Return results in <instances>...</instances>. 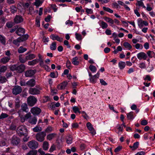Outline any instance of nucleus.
Listing matches in <instances>:
<instances>
[{"label": "nucleus", "instance_id": "nucleus-1", "mask_svg": "<svg viewBox=\"0 0 155 155\" xmlns=\"http://www.w3.org/2000/svg\"><path fill=\"white\" fill-rule=\"evenodd\" d=\"M16 132L19 136H27L28 134L27 127L24 125L19 126L16 130Z\"/></svg>", "mask_w": 155, "mask_h": 155}, {"label": "nucleus", "instance_id": "nucleus-2", "mask_svg": "<svg viewBox=\"0 0 155 155\" xmlns=\"http://www.w3.org/2000/svg\"><path fill=\"white\" fill-rule=\"evenodd\" d=\"M41 90V87L36 86L35 87L30 88L29 90V93L32 95H37L40 94V91Z\"/></svg>", "mask_w": 155, "mask_h": 155}, {"label": "nucleus", "instance_id": "nucleus-3", "mask_svg": "<svg viewBox=\"0 0 155 155\" xmlns=\"http://www.w3.org/2000/svg\"><path fill=\"white\" fill-rule=\"evenodd\" d=\"M46 135L45 132H41L38 133L36 135V139L38 141L41 142L43 141Z\"/></svg>", "mask_w": 155, "mask_h": 155}, {"label": "nucleus", "instance_id": "nucleus-4", "mask_svg": "<svg viewBox=\"0 0 155 155\" xmlns=\"http://www.w3.org/2000/svg\"><path fill=\"white\" fill-rule=\"evenodd\" d=\"M27 103L29 106H33L37 101V98L33 96H29L27 98Z\"/></svg>", "mask_w": 155, "mask_h": 155}, {"label": "nucleus", "instance_id": "nucleus-5", "mask_svg": "<svg viewBox=\"0 0 155 155\" xmlns=\"http://www.w3.org/2000/svg\"><path fill=\"white\" fill-rule=\"evenodd\" d=\"M22 91V87L18 85H15L13 86L12 89V93L15 95H16L20 94Z\"/></svg>", "mask_w": 155, "mask_h": 155}, {"label": "nucleus", "instance_id": "nucleus-6", "mask_svg": "<svg viewBox=\"0 0 155 155\" xmlns=\"http://www.w3.org/2000/svg\"><path fill=\"white\" fill-rule=\"evenodd\" d=\"M28 145L30 149H34L38 147V143L35 140H32L28 142Z\"/></svg>", "mask_w": 155, "mask_h": 155}, {"label": "nucleus", "instance_id": "nucleus-7", "mask_svg": "<svg viewBox=\"0 0 155 155\" xmlns=\"http://www.w3.org/2000/svg\"><path fill=\"white\" fill-rule=\"evenodd\" d=\"M20 142V139L15 135H14L11 139V143L13 145H17Z\"/></svg>", "mask_w": 155, "mask_h": 155}, {"label": "nucleus", "instance_id": "nucleus-8", "mask_svg": "<svg viewBox=\"0 0 155 155\" xmlns=\"http://www.w3.org/2000/svg\"><path fill=\"white\" fill-rule=\"evenodd\" d=\"M31 112L33 115H38L41 112V110L38 107H34L31 108Z\"/></svg>", "mask_w": 155, "mask_h": 155}, {"label": "nucleus", "instance_id": "nucleus-9", "mask_svg": "<svg viewBox=\"0 0 155 155\" xmlns=\"http://www.w3.org/2000/svg\"><path fill=\"white\" fill-rule=\"evenodd\" d=\"M138 25L139 27L141 28L143 26H147L148 25V23L146 21H143L141 18H139L137 20Z\"/></svg>", "mask_w": 155, "mask_h": 155}, {"label": "nucleus", "instance_id": "nucleus-10", "mask_svg": "<svg viewBox=\"0 0 155 155\" xmlns=\"http://www.w3.org/2000/svg\"><path fill=\"white\" fill-rule=\"evenodd\" d=\"M50 38L53 40H56L60 42H62L63 40L62 38L59 37L57 35L51 34L50 36Z\"/></svg>", "mask_w": 155, "mask_h": 155}, {"label": "nucleus", "instance_id": "nucleus-11", "mask_svg": "<svg viewBox=\"0 0 155 155\" xmlns=\"http://www.w3.org/2000/svg\"><path fill=\"white\" fill-rule=\"evenodd\" d=\"M137 57L140 60L142 59L145 60L147 57V54L143 52H141L138 54L137 55Z\"/></svg>", "mask_w": 155, "mask_h": 155}, {"label": "nucleus", "instance_id": "nucleus-12", "mask_svg": "<svg viewBox=\"0 0 155 155\" xmlns=\"http://www.w3.org/2000/svg\"><path fill=\"white\" fill-rule=\"evenodd\" d=\"M14 22L16 24H18L23 21L22 17L19 15H16L14 19Z\"/></svg>", "mask_w": 155, "mask_h": 155}, {"label": "nucleus", "instance_id": "nucleus-13", "mask_svg": "<svg viewBox=\"0 0 155 155\" xmlns=\"http://www.w3.org/2000/svg\"><path fill=\"white\" fill-rule=\"evenodd\" d=\"M86 125L87 128L91 131V133L93 135L95 134L96 132L91 124L88 122L87 123Z\"/></svg>", "mask_w": 155, "mask_h": 155}, {"label": "nucleus", "instance_id": "nucleus-14", "mask_svg": "<svg viewBox=\"0 0 155 155\" xmlns=\"http://www.w3.org/2000/svg\"><path fill=\"white\" fill-rule=\"evenodd\" d=\"M31 117V114L29 112L26 114L25 115H23L19 117L20 118L21 121L22 123L25 122L26 119L29 118Z\"/></svg>", "mask_w": 155, "mask_h": 155}, {"label": "nucleus", "instance_id": "nucleus-15", "mask_svg": "<svg viewBox=\"0 0 155 155\" xmlns=\"http://www.w3.org/2000/svg\"><path fill=\"white\" fill-rule=\"evenodd\" d=\"M35 72L33 70H29L26 71L25 72V76L26 77H31L35 73Z\"/></svg>", "mask_w": 155, "mask_h": 155}, {"label": "nucleus", "instance_id": "nucleus-16", "mask_svg": "<svg viewBox=\"0 0 155 155\" xmlns=\"http://www.w3.org/2000/svg\"><path fill=\"white\" fill-rule=\"evenodd\" d=\"M15 33L18 35L21 36L25 33V30L22 28H18Z\"/></svg>", "mask_w": 155, "mask_h": 155}, {"label": "nucleus", "instance_id": "nucleus-17", "mask_svg": "<svg viewBox=\"0 0 155 155\" xmlns=\"http://www.w3.org/2000/svg\"><path fill=\"white\" fill-rule=\"evenodd\" d=\"M17 71L19 73L22 72L25 69V66L24 64H21L17 66Z\"/></svg>", "mask_w": 155, "mask_h": 155}, {"label": "nucleus", "instance_id": "nucleus-18", "mask_svg": "<svg viewBox=\"0 0 155 155\" xmlns=\"http://www.w3.org/2000/svg\"><path fill=\"white\" fill-rule=\"evenodd\" d=\"M68 84L67 81H64L59 84L57 86V88L59 90L64 89Z\"/></svg>", "mask_w": 155, "mask_h": 155}, {"label": "nucleus", "instance_id": "nucleus-19", "mask_svg": "<svg viewBox=\"0 0 155 155\" xmlns=\"http://www.w3.org/2000/svg\"><path fill=\"white\" fill-rule=\"evenodd\" d=\"M35 81L33 79H30L27 82V85L31 87H34L35 85Z\"/></svg>", "mask_w": 155, "mask_h": 155}, {"label": "nucleus", "instance_id": "nucleus-20", "mask_svg": "<svg viewBox=\"0 0 155 155\" xmlns=\"http://www.w3.org/2000/svg\"><path fill=\"white\" fill-rule=\"evenodd\" d=\"M11 59V57H4L2 58L0 60L1 63L5 64L8 62Z\"/></svg>", "mask_w": 155, "mask_h": 155}, {"label": "nucleus", "instance_id": "nucleus-21", "mask_svg": "<svg viewBox=\"0 0 155 155\" xmlns=\"http://www.w3.org/2000/svg\"><path fill=\"white\" fill-rule=\"evenodd\" d=\"M57 135V134L54 133L49 134L47 135V139L49 140H51L55 138Z\"/></svg>", "mask_w": 155, "mask_h": 155}, {"label": "nucleus", "instance_id": "nucleus-22", "mask_svg": "<svg viewBox=\"0 0 155 155\" xmlns=\"http://www.w3.org/2000/svg\"><path fill=\"white\" fill-rule=\"evenodd\" d=\"M20 109L26 113H27L28 112V110L27 104L26 103H23L22 104Z\"/></svg>", "mask_w": 155, "mask_h": 155}, {"label": "nucleus", "instance_id": "nucleus-23", "mask_svg": "<svg viewBox=\"0 0 155 155\" xmlns=\"http://www.w3.org/2000/svg\"><path fill=\"white\" fill-rule=\"evenodd\" d=\"M0 42L1 43L4 45H6V39L5 37L0 34Z\"/></svg>", "mask_w": 155, "mask_h": 155}, {"label": "nucleus", "instance_id": "nucleus-24", "mask_svg": "<svg viewBox=\"0 0 155 155\" xmlns=\"http://www.w3.org/2000/svg\"><path fill=\"white\" fill-rule=\"evenodd\" d=\"M66 142L68 144H71L72 142V136L69 134L66 137Z\"/></svg>", "mask_w": 155, "mask_h": 155}, {"label": "nucleus", "instance_id": "nucleus-25", "mask_svg": "<svg viewBox=\"0 0 155 155\" xmlns=\"http://www.w3.org/2000/svg\"><path fill=\"white\" fill-rule=\"evenodd\" d=\"M21 42V41L19 37L13 41V43L17 46H19Z\"/></svg>", "mask_w": 155, "mask_h": 155}, {"label": "nucleus", "instance_id": "nucleus-26", "mask_svg": "<svg viewBox=\"0 0 155 155\" xmlns=\"http://www.w3.org/2000/svg\"><path fill=\"white\" fill-rule=\"evenodd\" d=\"M78 58L77 57H75L73 58L72 60V63L75 65H78L79 64V62L78 61Z\"/></svg>", "mask_w": 155, "mask_h": 155}, {"label": "nucleus", "instance_id": "nucleus-27", "mask_svg": "<svg viewBox=\"0 0 155 155\" xmlns=\"http://www.w3.org/2000/svg\"><path fill=\"white\" fill-rule=\"evenodd\" d=\"M37 121V119L35 117L29 118L28 120V122L32 124H36Z\"/></svg>", "mask_w": 155, "mask_h": 155}, {"label": "nucleus", "instance_id": "nucleus-28", "mask_svg": "<svg viewBox=\"0 0 155 155\" xmlns=\"http://www.w3.org/2000/svg\"><path fill=\"white\" fill-rule=\"evenodd\" d=\"M38 62V59L33 60L31 61L28 62V64L30 66H33Z\"/></svg>", "mask_w": 155, "mask_h": 155}, {"label": "nucleus", "instance_id": "nucleus-29", "mask_svg": "<svg viewBox=\"0 0 155 155\" xmlns=\"http://www.w3.org/2000/svg\"><path fill=\"white\" fill-rule=\"evenodd\" d=\"M139 144L138 142H136L134 143L133 146H130V147L132 148V150H135L138 148Z\"/></svg>", "mask_w": 155, "mask_h": 155}, {"label": "nucleus", "instance_id": "nucleus-30", "mask_svg": "<svg viewBox=\"0 0 155 155\" xmlns=\"http://www.w3.org/2000/svg\"><path fill=\"white\" fill-rule=\"evenodd\" d=\"M36 57V55L33 54H29L26 56L27 60H32Z\"/></svg>", "mask_w": 155, "mask_h": 155}, {"label": "nucleus", "instance_id": "nucleus-31", "mask_svg": "<svg viewBox=\"0 0 155 155\" xmlns=\"http://www.w3.org/2000/svg\"><path fill=\"white\" fill-rule=\"evenodd\" d=\"M123 46L125 48L130 50L132 48V46L129 43L126 42H124L123 44Z\"/></svg>", "mask_w": 155, "mask_h": 155}, {"label": "nucleus", "instance_id": "nucleus-32", "mask_svg": "<svg viewBox=\"0 0 155 155\" xmlns=\"http://www.w3.org/2000/svg\"><path fill=\"white\" fill-rule=\"evenodd\" d=\"M104 18L105 21L111 24H114V21H113L112 19L107 17H104Z\"/></svg>", "mask_w": 155, "mask_h": 155}, {"label": "nucleus", "instance_id": "nucleus-33", "mask_svg": "<svg viewBox=\"0 0 155 155\" xmlns=\"http://www.w3.org/2000/svg\"><path fill=\"white\" fill-rule=\"evenodd\" d=\"M27 49L26 48H24L22 46L20 47L18 49V52L19 53H23L26 51Z\"/></svg>", "mask_w": 155, "mask_h": 155}, {"label": "nucleus", "instance_id": "nucleus-34", "mask_svg": "<svg viewBox=\"0 0 155 155\" xmlns=\"http://www.w3.org/2000/svg\"><path fill=\"white\" fill-rule=\"evenodd\" d=\"M18 59L20 62L21 63H24L27 61L26 57L25 58H22V55L21 54L19 55Z\"/></svg>", "mask_w": 155, "mask_h": 155}, {"label": "nucleus", "instance_id": "nucleus-35", "mask_svg": "<svg viewBox=\"0 0 155 155\" xmlns=\"http://www.w3.org/2000/svg\"><path fill=\"white\" fill-rule=\"evenodd\" d=\"M56 44L55 42H54L50 45V48L52 50H55L56 49Z\"/></svg>", "mask_w": 155, "mask_h": 155}, {"label": "nucleus", "instance_id": "nucleus-36", "mask_svg": "<svg viewBox=\"0 0 155 155\" xmlns=\"http://www.w3.org/2000/svg\"><path fill=\"white\" fill-rule=\"evenodd\" d=\"M126 64L125 62L120 61L118 63L119 67L121 69H123L125 67Z\"/></svg>", "mask_w": 155, "mask_h": 155}, {"label": "nucleus", "instance_id": "nucleus-37", "mask_svg": "<svg viewBox=\"0 0 155 155\" xmlns=\"http://www.w3.org/2000/svg\"><path fill=\"white\" fill-rule=\"evenodd\" d=\"M147 54L150 58H152L155 56L154 52L152 51H147Z\"/></svg>", "mask_w": 155, "mask_h": 155}, {"label": "nucleus", "instance_id": "nucleus-38", "mask_svg": "<svg viewBox=\"0 0 155 155\" xmlns=\"http://www.w3.org/2000/svg\"><path fill=\"white\" fill-rule=\"evenodd\" d=\"M97 77H96V75H94V76L91 77L90 79V81L92 83H94L96 82Z\"/></svg>", "mask_w": 155, "mask_h": 155}, {"label": "nucleus", "instance_id": "nucleus-39", "mask_svg": "<svg viewBox=\"0 0 155 155\" xmlns=\"http://www.w3.org/2000/svg\"><path fill=\"white\" fill-rule=\"evenodd\" d=\"M100 25L103 29L106 28L108 27V25L107 24L103 21H101V24Z\"/></svg>", "mask_w": 155, "mask_h": 155}, {"label": "nucleus", "instance_id": "nucleus-40", "mask_svg": "<svg viewBox=\"0 0 155 155\" xmlns=\"http://www.w3.org/2000/svg\"><path fill=\"white\" fill-rule=\"evenodd\" d=\"M37 153V150H31L27 153L26 155H36Z\"/></svg>", "mask_w": 155, "mask_h": 155}, {"label": "nucleus", "instance_id": "nucleus-41", "mask_svg": "<svg viewBox=\"0 0 155 155\" xmlns=\"http://www.w3.org/2000/svg\"><path fill=\"white\" fill-rule=\"evenodd\" d=\"M17 65L13 64L10 65L9 67V69L12 71H17Z\"/></svg>", "mask_w": 155, "mask_h": 155}, {"label": "nucleus", "instance_id": "nucleus-42", "mask_svg": "<svg viewBox=\"0 0 155 155\" xmlns=\"http://www.w3.org/2000/svg\"><path fill=\"white\" fill-rule=\"evenodd\" d=\"M48 143L47 142L45 141L43 143V147L44 150H46L48 149Z\"/></svg>", "mask_w": 155, "mask_h": 155}, {"label": "nucleus", "instance_id": "nucleus-43", "mask_svg": "<svg viewBox=\"0 0 155 155\" xmlns=\"http://www.w3.org/2000/svg\"><path fill=\"white\" fill-rule=\"evenodd\" d=\"M7 69V67L6 66L3 65L0 67V72H5Z\"/></svg>", "mask_w": 155, "mask_h": 155}, {"label": "nucleus", "instance_id": "nucleus-44", "mask_svg": "<svg viewBox=\"0 0 155 155\" xmlns=\"http://www.w3.org/2000/svg\"><path fill=\"white\" fill-rule=\"evenodd\" d=\"M17 11V8L16 7L12 5L10 8V11L12 13H15Z\"/></svg>", "mask_w": 155, "mask_h": 155}, {"label": "nucleus", "instance_id": "nucleus-45", "mask_svg": "<svg viewBox=\"0 0 155 155\" xmlns=\"http://www.w3.org/2000/svg\"><path fill=\"white\" fill-rule=\"evenodd\" d=\"M42 130V128L41 127L37 126L33 128V131L34 132H38Z\"/></svg>", "mask_w": 155, "mask_h": 155}, {"label": "nucleus", "instance_id": "nucleus-46", "mask_svg": "<svg viewBox=\"0 0 155 155\" xmlns=\"http://www.w3.org/2000/svg\"><path fill=\"white\" fill-rule=\"evenodd\" d=\"M136 5L142 6L143 8H146V7L144 5L143 2L141 1H137V3L136 4Z\"/></svg>", "mask_w": 155, "mask_h": 155}, {"label": "nucleus", "instance_id": "nucleus-47", "mask_svg": "<svg viewBox=\"0 0 155 155\" xmlns=\"http://www.w3.org/2000/svg\"><path fill=\"white\" fill-rule=\"evenodd\" d=\"M127 117L129 119H132L134 118L133 112H131L127 114Z\"/></svg>", "mask_w": 155, "mask_h": 155}, {"label": "nucleus", "instance_id": "nucleus-48", "mask_svg": "<svg viewBox=\"0 0 155 155\" xmlns=\"http://www.w3.org/2000/svg\"><path fill=\"white\" fill-rule=\"evenodd\" d=\"M20 38L21 42L24 41L28 39V35L27 34L25 35Z\"/></svg>", "mask_w": 155, "mask_h": 155}, {"label": "nucleus", "instance_id": "nucleus-49", "mask_svg": "<svg viewBox=\"0 0 155 155\" xmlns=\"http://www.w3.org/2000/svg\"><path fill=\"white\" fill-rule=\"evenodd\" d=\"M89 68L90 70L93 72H95L96 71V68L94 66L91 65L89 67Z\"/></svg>", "mask_w": 155, "mask_h": 155}, {"label": "nucleus", "instance_id": "nucleus-50", "mask_svg": "<svg viewBox=\"0 0 155 155\" xmlns=\"http://www.w3.org/2000/svg\"><path fill=\"white\" fill-rule=\"evenodd\" d=\"M7 81V79L5 77L1 76L0 77V83H3Z\"/></svg>", "mask_w": 155, "mask_h": 155}, {"label": "nucleus", "instance_id": "nucleus-51", "mask_svg": "<svg viewBox=\"0 0 155 155\" xmlns=\"http://www.w3.org/2000/svg\"><path fill=\"white\" fill-rule=\"evenodd\" d=\"M42 2H43L41 1L40 0H35V5L38 7L40 5L42 4Z\"/></svg>", "mask_w": 155, "mask_h": 155}, {"label": "nucleus", "instance_id": "nucleus-52", "mask_svg": "<svg viewBox=\"0 0 155 155\" xmlns=\"http://www.w3.org/2000/svg\"><path fill=\"white\" fill-rule=\"evenodd\" d=\"M103 9L104 11L110 13H112L113 12V10L109 8L106 7H103Z\"/></svg>", "mask_w": 155, "mask_h": 155}, {"label": "nucleus", "instance_id": "nucleus-53", "mask_svg": "<svg viewBox=\"0 0 155 155\" xmlns=\"http://www.w3.org/2000/svg\"><path fill=\"white\" fill-rule=\"evenodd\" d=\"M7 27L8 28H11L14 25V24L12 22H8L6 24Z\"/></svg>", "mask_w": 155, "mask_h": 155}, {"label": "nucleus", "instance_id": "nucleus-54", "mask_svg": "<svg viewBox=\"0 0 155 155\" xmlns=\"http://www.w3.org/2000/svg\"><path fill=\"white\" fill-rule=\"evenodd\" d=\"M53 130V129L51 127H48L45 130V133H49L51 132Z\"/></svg>", "mask_w": 155, "mask_h": 155}, {"label": "nucleus", "instance_id": "nucleus-55", "mask_svg": "<svg viewBox=\"0 0 155 155\" xmlns=\"http://www.w3.org/2000/svg\"><path fill=\"white\" fill-rule=\"evenodd\" d=\"M117 129L119 130V131L117 133L119 134L120 131L122 132L123 130V127L122 126V125L118 124L117 126Z\"/></svg>", "mask_w": 155, "mask_h": 155}, {"label": "nucleus", "instance_id": "nucleus-56", "mask_svg": "<svg viewBox=\"0 0 155 155\" xmlns=\"http://www.w3.org/2000/svg\"><path fill=\"white\" fill-rule=\"evenodd\" d=\"M8 115L5 113H2L0 115V119H3L7 117Z\"/></svg>", "mask_w": 155, "mask_h": 155}, {"label": "nucleus", "instance_id": "nucleus-57", "mask_svg": "<svg viewBox=\"0 0 155 155\" xmlns=\"http://www.w3.org/2000/svg\"><path fill=\"white\" fill-rule=\"evenodd\" d=\"M20 102L18 99L17 98L16 99V102L15 104V107L16 108H18L20 106Z\"/></svg>", "mask_w": 155, "mask_h": 155}, {"label": "nucleus", "instance_id": "nucleus-58", "mask_svg": "<svg viewBox=\"0 0 155 155\" xmlns=\"http://www.w3.org/2000/svg\"><path fill=\"white\" fill-rule=\"evenodd\" d=\"M36 24L38 27H39L40 26V18L39 17H37L36 18Z\"/></svg>", "mask_w": 155, "mask_h": 155}, {"label": "nucleus", "instance_id": "nucleus-59", "mask_svg": "<svg viewBox=\"0 0 155 155\" xmlns=\"http://www.w3.org/2000/svg\"><path fill=\"white\" fill-rule=\"evenodd\" d=\"M55 149L56 147L55 145L54 144H53L49 149V152H52Z\"/></svg>", "mask_w": 155, "mask_h": 155}, {"label": "nucleus", "instance_id": "nucleus-60", "mask_svg": "<svg viewBox=\"0 0 155 155\" xmlns=\"http://www.w3.org/2000/svg\"><path fill=\"white\" fill-rule=\"evenodd\" d=\"M72 110L74 113H76L78 111L79 109L78 107L75 106L72 107Z\"/></svg>", "mask_w": 155, "mask_h": 155}, {"label": "nucleus", "instance_id": "nucleus-61", "mask_svg": "<svg viewBox=\"0 0 155 155\" xmlns=\"http://www.w3.org/2000/svg\"><path fill=\"white\" fill-rule=\"evenodd\" d=\"M75 37L76 39L78 40H81L82 39L81 35L77 33H76Z\"/></svg>", "mask_w": 155, "mask_h": 155}, {"label": "nucleus", "instance_id": "nucleus-62", "mask_svg": "<svg viewBox=\"0 0 155 155\" xmlns=\"http://www.w3.org/2000/svg\"><path fill=\"white\" fill-rule=\"evenodd\" d=\"M122 148V147L121 146H119L115 149L114 151L115 153H117L120 151L121 150Z\"/></svg>", "mask_w": 155, "mask_h": 155}, {"label": "nucleus", "instance_id": "nucleus-63", "mask_svg": "<svg viewBox=\"0 0 155 155\" xmlns=\"http://www.w3.org/2000/svg\"><path fill=\"white\" fill-rule=\"evenodd\" d=\"M24 112H25V111L21 110V109L19 110L18 112V114L19 117L23 116L24 115Z\"/></svg>", "mask_w": 155, "mask_h": 155}, {"label": "nucleus", "instance_id": "nucleus-64", "mask_svg": "<svg viewBox=\"0 0 155 155\" xmlns=\"http://www.w3.org/2000/svg\"><path fill=\"white\" fill-rule=\"evenodd\" d=\"M71 63L70 61L68 60L67 61L66 66L67 68L69 69L71 67Z\"/></svg>", "mask_w": 155, "mask_h": 155}]
</instances>
